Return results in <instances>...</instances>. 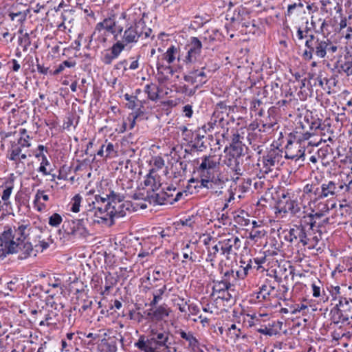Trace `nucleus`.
Masks as SVG:
<instances>
[{
  "mask_svg": "<svg viewBox=\"0 0 352 352\" xmlns=\"http://www.w3.org/2000/svg\"><path fill=\"white\" fill-rule=\"evenodd\" d=\"M48 247L44 232L32 226L28 219H21L12 226H6L0 235V258L8 254L20 252L19 258L24 259Z\"/></svg>",
  "mask_w": 352,
  "mask_h": 352,
  "instance_id": "f257e3e1",
  "label": "nucleus"
},
{
  "mask_svg": "<svg viewBox=\"0 0 352 352\" xmlns=\"http://www.w3.org/2000/svg\"><path fill=\"white\" fill-rule=\"evenodd\" d=\"M144 13L140 8H131L120 14L124 29L122 41L127 45L136 43L140 38H148L152 30L146 25Z\"/></svg>",
  "mask_w": 352,
  "mask_h": 352,
  "instance_id": "f03ea898",
  "label": "nucleus"
},
{
  "mask_svg": "<svg viewBox=\"0 0 352 352\" xmlns=\"http://www.w3.org/2000/svg\"><path fill=\"white\" fill-rule=\"evenodd\" d=\"M305 49L302 57L309 61L316 57L320 59L330 58L338 50V46L326 37L309 34L305 43Z\"/></svg>",
  "mask_w": 352,
  "mask_h": 352,
  "instance_id": "7ed1b4c3",
  "label": "nucleus"
},
{
  "mask_svg": "<svg viewBox=\"0 0 352 352\" xmlns=\"http://www.w3.org/2000/svg\"><path fill=\"white\" fill-rule=\"evenodd\" d=\"M87 203L88 207L85 213L94 224L111 226L113 224L115 218L126 215V212L123 210L124 204L115 203L113 206L102 208L99 206L98 201L87 200Z\"/></svg>",
  "mask_w": 352,
  "mask_h": 352,
  "instance_id": "20e7f679",
  "label": "nucleus"
},
{
  "mask_svg": "<svg viewBox=\"0 0 352 352\" xmlns=\"http://www.w3.org/2000/svg\"><path fill=\"white\" fill-rule=\"evenodd\" d=\"M169 332L151 329L147 336L142 335L134 346L142 352H166L170 348Z\"/></svg>",
  "mask_w": 352,
  "mask_h": 352,
  "instance_id": "39448f33",
  "label": "nucleus"
},
{
  "mask_svg": "<svg viewBox=\"0 0 352 352\" xmlns=\"http://www.w3.org/2000/svg\"><path fill=\"white\" fill-rule=\"evenodd\" d=\"M351 182L352 180L350 181L349 184H346L344 182L340 180L327 179H322L320 182V186H318V201L326 198L333 199L349 192Z\"/></svg>",
  "mask_w": 352,
  "mask_h": 352,
  "instance_id": "423d86ee",
  "label": "nucleus"
},
{
  "mask_svg": "<svg viewBox=\"0 0 352 352\" xmlns=\"http://www.w3.org/2000/svg\"><path fill=\"white\" fill-rule=\"evenodd\" d=\"M80 216L81 218L73 220L69 222L66 226L65 225L63 226L66 235L69 239L85 238L89 234L87 226L94 223L85 212H83Z\"/></svg>",
  "mask_w": 352,
  "mask_h": 352,
  "instance_id": "0eeeda50",
  "label": "nucleus"
},
{
  "mask_svg": "<svg viewBox=\"0 0 352 352\" xmlns=\"http://www.w3.org/2000/svg\"><path fill=\"white\" fill-rule=\"evenodd\" d=\"M124 30L123 21L119 16L117 21L111 18L104 19L102 21L98 23L95 28L92 36L99 37L100 35H104L106 32H111L116 38L118 34H121Z\"/></svg>",
  "mask_w": 352,
  "mask_h": 352,
  "instance_id": "6e6552de",
  "label": "nucleus"
},
{
  "mask_svg": "<svg viewBox=\"0 0 352 352\" xmlns=\"http://www.w3.org/2000/svg\"><path fill=\"white\" fill-rule=\"evenodd\" d=\"M240 142V135L239 133L234 134L232 138V144L229 153V155L232 158L228 159V165L232 166L236 174L241 175V169L240 168V158L243 154V148Z\"/></svg>",
  "mask_w": 352,
  "mask_h": 352,
  "instance_id": "1a4fd4ad",
  "label": "nucleus"
},
{
  "mask_svg": "<svg viewBox=\"0 0 352 352\" xmlns=\"http://www.w3.org/2000/svg\"><path fill=\"white\" fill-rule=\"evenodd\" d=\"M320 126L321 121L320 120H315L310 122L309 119L305 117L303 121L299 122V126L296 127V138H298L299 141L307 140L314 135V131L320 129Z\"/></svg>",
  "mask_w": 352,
  "mask_h": 352,
  "instance_id": "9d476101",
  "label": "nucleus"
},
{
  "mask_svg": "<svg viewBox=\"0 0 352 352\" xmlns=\"http://www.w3.org/2000/svg\"><path fill=\"white\" fill-rule=\"evenodd\" d=\"M186 49L187 53L183 61L186 65H191L198 61L201 53L202 43L198 38L191 37Z\"/></svg>",
  "mask_w": 352,
  "mask_h": 352,
  "instance_id": "9b49d317",
  "label": "nucleus"
},
{
  "mask_svg": "<svg viewBox=\"0 0 352 352\" xmlns=\"http://www.w3.org/2000/svg\"><path fill=\"white\" fill-rule=\"evenodd\" d=\"M218 163L214 161L213 157L210 155L204 156L201 158V163L197 168L200 179H215L214 171Z\"/></svg>",
  "mask_w": 352,
  "mask_h": 352,
  "instance_id": "f8f14e48",
  "label": "nucleus"
},
{
  "mask_svg": "<svg viewBox=\"0 0 352 352\" xmlns=\"http://www.w3.org/2000/svg\"><path fill=\"white\" fill-rule=\"evenodd\" d=\"M307 234V230H304L302 226L294 225L293 228H290L288 234L285 235V239L292 243H301L302 246H305L309 243Z\"/></svg>",
  "mask_w": 352,
  "mask_h": 352,
  "instance_id": "ddd939ff",
  "label": "nucleus"
},
{
  "mask_svg": "<svg viewBox=\"0 0 352 352\" xmlns=\"http://www.w3.org/2000/svg\"><path fill=\"white\" fill-rule=\"evenodd\" d=\"M219 245L221 254L228 259L231 254H236L234 250H238L241 248V241L236 236H231L228 239L219 241Z\"/></svg>",
  "mask_w": 352,
  "mask_h": 352,
  "instance_id": "4468645a",
  "label": "nucleus"
},
{
  "mask_svg": "<svg viewBox=\"0 0 352 352\" xmlns=\"http://www.w3.org/2000/svg\"><path fill=\"white\" fill-rule=\"evenodd\" d=\"M124 196L117 194L113 191H111L109 194H106L104 196L95 195L94 199H89L90 201H98L100 207H108L113 206L115 203H119L124 199Z\"/></svg>",
  "mask_w": 352,
  "mask_h": 352,
  "instance_id": "2eb2a0df",
  "label": "nucleus"
},
{
  "mask_svg": "<svg viewBox=\"0 0 352 352\" xmlns=\"http://www.w3.org/2000/svg\"><path fill=\"white\" fill-rule=\"evenodd\" d=\"M231 278L234 279V271L232 270H227L222 277V280L214 281L212 290L213 294H220L221 292L226 289H230L233 286L231 283Z\"/></svg>",
  "mask_w": 352,
  "mask_h": 352,
  "instance_id": "dca6fc26",
  "label": "nucleus"
},
{
  "mask_svg": "<svg viewBox=\"0 0 352 352\" xmlns=\"http://www.w3.org/2000/svg\"><path fill=\"white\" fill-rule=\"evenodd\" d=\"M282 159V152L277 148H273L268 151L266 155L263 157V171L267 173L271 170L272 166H276L278 165Z\"/></svg>",
  "mask_w": 352,
  "mask_h": 352,
  "instance_id": "f3484780",
  "label": "nucleus"
},
{
  "mask_svg": "<svg viewBox=\"0 0 352 352\" xmlns=\"http://www.w3.org/2000/svg\"><path fill=\"white\" fill-rule=\"evenodd\" d=\"M301 142L297 138V142L295 144H292L289 142L285 151V157L295 160H304L305 148L301 146Z\"/></svg>",
  "mask_w": 352,
  "mask_h": 352,
  "instance_id": "a211bd4d",
  "label": "nucleus"
},
{
  "mask_svg": "<svg viewBox=\"0 0 352 352\" xmlns=\"http://www.w3.org/2000/svg\"><path fill=\"white\" fill-rule=\"evenodd\" d=\"M147 315L152 320L160 321L169 315V310L167 305H162L155 309H151Z\"/></svg>",
  "mask_w": 352,
  "mask_h": 352,
  "instance_id": "6ab92c4d",
  "label": "nucleus"
},
{
  "mask_svg": "<svg viewBox=\"0 0 352 352\" xmlns=\"http://www.w3.org/2000/svg\"><path fill=\"white\" fill-rule=\"evenodd\" d=\"M342 313V316L348 321L352 319V300L340 298L339 303L336 305Z\"/></svg>",
  "mask_w": 352,
  "mask_h": 352,
  "instance_id": "aec40b11",
  "label": "nucleus"
},
{
  "mask_svg": "<svg viewBox=\"0 0 352 352\" xmlns=\"http://www.w3.org/2000/svg\"><path fill=\"white\" fill-rule=\"evenodd\" d=\"M230 109L223 102H219L217 104L213 115L219 121H223L224 123L228 124L227 118L228 117Z\"/></svg>",
  "mask_w": 352,
  "mask_h": 352,
  "instance_id": "412c9836",
  "label": "nucleus"
},
{
  "mask_svg": "<svg viewBox=\"0 0 352 352\" xmlns=\"http://www.w3.org/2000/svg\"><path fill=\"white\" fill-rule=\"evenodd\" d=\"M158 72V80L163 83L169 79V77L174 74V70L170 66H164L160 63L157 64Z\"/></svg>",
  "mask_w": 352,
  "mask_h": 352,
  "instance_id": "4be33fe9",
  "label": "nucleus"
},
{
  "mask_svg": "<svg viewBox=\"0 0 352 352\" xmlns=\"http://www.w3.org/2000/svg\"><path fill=\"white\" fill-rule=\"evenodd\" d=\"M180 337L185 340L188 343V348L192 351H195L199 347V342L197 338L193 335V333L190 331L186 332L183 330H181L179 332Z\"/></svg>",
  "mask_w": 352,
  "mask_h": 352,
  "instance_id": "5701e85b",
  "label": "nucleus"
},
{
  "mask_svg": "<svg viewBox=\"0 0 352 352\" xmlns=\"http://www.w3.org/2000/svg\"><path fill=\"white\" fill-rule=\"evenodd\" d=\"M49 196L45 194V192L43 190H38L36 192L34 205V208L39 212L44 210L46 207L45 204L41 201L43 199L44 201H49Z\"/></svg>",
  "mask_w": 352,
  "mask_h": 352,
  "instance_id": "b1692460",
  "label": "nucleus"
},
{
  "mask_svg": "<svg viewBox=\"0 0 352 352\" xmlns=\"http://www.w3.org/2000/svg\"><path fill=\"white\" fill-rule=\"evenodd\" d=\"M274 290V286H272L271 284L266 283L260 287L257 298L263 300H269L270 299V296H272Z\"/></svg>",
  "mask_w": 352,
  "mask_h": 352,
  "instance_id": "393cba45",
  "label": "nucleus"
},
{
  "mask_svg": "<svg viewBox=\"0 0 352 352\" xmlns=\"http://www.w3.org/2000/svg\"><path fill=\"white\" fill-rule=\"evenodd\" d=\"M164 58L168 64L173 63L176 58L180 60L181 58L179 54V48L175 45L170 46L164 53Z\"/></svg>",
  "mask_w": 352,
  "mask_h": 352,
  "instance_id": "a878e982",
  "label": "nucleus"
},
{
  "mask_svg": "<svg viewBox=\"0 0 352 352\" xmlns=\"http://www.w3.org/2000/svg\"><path fill=\"white\" fill-rule=\"evenodd\" d=\"M144 92L147 94V97L152 101H156L159 98V87L154 83H148L144 86Z\"/></svg>",
  "mask_w": 352,
  "mask_h": 352,
  "instance_id": "bb28decb",
  "label": "nucleus"
},
{
  "mask_svg": "<svg viewBox=\"0 0 352 352\" xmlns=\"http://www.w3.org/2000/svg\"><path fill=\"white\" fill-rule=\"evenodd\" d=\"M225 124L226 123L221 120L219 121L218 118H214V116L212 114L210 120L202 126V129L205 133L211 132L214 131L215 128L224 127Z\"/></svg>",
  "mask_w": 352,
  "mask_h": 352,
  "instance_id": "cd10ccee",
  "label": "nucleus"
},
{
  "mask_svg": "<svg viewBox=\"0 0 352 352\" xmlns=\"http://www.w3.org/2000/svg\"><path fill=\"white\" fill-rule=\"evenodd\" d=\"M298 226H302L304 230H312L315 227L316 221L313 220V216L308 214H302L301 216Z\"/></svg>",
  "mask_w": 352,
  "mask_h": 352,
  "instance_id": "c85d7f7f",
  "label": "nucleus"
},
{
  "mask_svg": "<svg viewBox=\"0 0 352 352\" xmlns=\"http://www.w3.org/2000/svg\"><path fill=\"white\" fill-rule=\"evenodd\" d=\"M205 67H201V69H192V72L196 76V79H198L199 85H196L197 88H200L208 81V76L205 72Z\"/></svg>",
  "mask_w": 352,
  "mask_h": 352,
  "instance_id": "c756f323",
  "label": "nucleus"
},
{
  "mask_svg": "<svg viewBox=\"0 0 352 352\" xmlns=\"http://www.w3.org/2000/svg\"><path fill=\"white\" fill-rule=\"evenodd\" d=\"M338 72L344 74L347 76H352V58H349L342 62L338 66Z\"/></svg>",
  "mask_w": 352,
  "mask_h": 352,
  "instance_id": "7c9ffc66",
  "label": "nucleus"
},
{
  "mask_svg": "<svg viewBox=\"0 0 352 352\" xmlns=\"http://www.w3.org/2000/svg\"><path fill=\"white\" fill-rule=\"evenodd\" d=\"M265 234L266 231L263 228H256L254 226L249 233V239L254 242H257L259 239L263 238Z\"/></svg>",
  "mask_w": 352,
  "mask_h": 352,
  "instance_id": "2f4dec72",
  "label": "nucleus"
},
{
  "mask_svg": "<svg viewBox=\"0 0 352 352\" xmlns=\"http://www.w3.org/2000/svg\"><path fill=\"white\" fill-rule=\"evenodd\" d=\"M331 313L332 314L331 321L333 324H343L346 323V322H348L346 320V318L344 317V316H342V313L341 312V311L339 309L338 307L335 309L334 310H332Z\"/></svg>",
  "mask_w": 352,
  "mask_h": 352,
  "instance_id": "473e14b6",
  "label": "nucleus"
},
{
  "mask_svg": "<svg viewBox=\"0 0 352 352\" xmlns=\"http://www.w3.org/2000/svg\"><path fill=\"white\" fill-rule=\"evenodd\" d=\"M56 314L54 311H49L45 316L44 320H41L39 322L40 326H51L56 324Z\"/></svg>",
  "mask_w": 352,
  "mask_h": 352,
  "instance_id": "72a5a7b5",
  "label": "nucleus"
},
{
  "mask_svg": "<svg viewBox=\"0 0 352 352\" xmlns=\"http://www.w3.org/2000/svg\"><path fill=\"white\" fill-rule=\"evenodd\" d=\"M22 146L18 144H12L10 150L9 151V160L12 161H17L19 158V155L22 153Z\"/></svg>",
  "mask_w": 352,
  "mask_h": 352,
  "instance_id": "f704fd0d",
  "label": "nucleus"
},
{
  "mask_svg": "<svg viewBox=\"0 0 352 352\" xmlns=\"http://www.w3.org/2000/svg\"><path fill=\"white\" fill-rule=\"evenodd\" d=\"M319 192L318 186H316L313 184H306L302 190L303 195H309L313 194L315 195V198L314 202H317L318 199V192Z\"/></svg>",
  "mask_w": 352,
  "mask_h": 352,
  "instance_id": "c9c22d12",
  "label": "nucleus"
},
{
  "mask_svg": "<svg viewBox=\"0 0 352 352\" xmlns=\"http://www.w3.org/2000/svg\"><path fill=\"white\" fill-rule=\"evenodd\" d=\"M288 210L291 212V214L298 218L301 217V216L305 213V212L300 208L297 203L294 201H290V202L288 203Z\"/></svg>",
  "mask_w": 352,
  "mask_h": 352,
  "instance_id": "e433bc0d",
  "label": "nucleus"
},
{
  "mask_svg": "<svg viewBox=\"0 0 352 352\" xmlns=\"http://www.w3.org/2000/svg\"><path fill=\"white\" fill-rule=\"evenodd\" d=\"M126 46L127 45L122 40L118 41L111 48V53L113 54V58H117Z\"/></svg>",
  "mask_w": 352,
  "mask_h": 352,
  "instance_id": "4c0bfd02",
  "label": "nucleus"
},
{
  "mask_svg": "<svg viewBox=\"0 0 352 352\" xmlns=\"http://www.w3.org/2000/svg\"><path fill=\"white\" fill-rule=\"evenodd\" d=\"M198 88L195 86L193 88H189L188 85H183L177 87V92L184 94L186 96H192L197 91Z\"/></svg>",
  "mask_w": 352,
  "mask_h": 352,
  "instance_id": "58836bf2",
  "label": "nucleus"
},
{
  "mask_svg": "<svg viewBox=\"0 0 352 352\" xmlns=\"http://www.w3.org/2000/svg\"><path fill=\"white\" fill-rule=\"evenodd\" d=\"M81 201L82 197L79 194L76 195L69 203L70 210L73 212H78L80 211Z\"/></svg>",
  "mask_w": 352,
  "mask_h": 352,
  "instance_id": "ea45409f",
  "label": "nucleus"
},
{
  "mask_svg": "<svg viewBox=\"0 0 352 352\" xmlns=\"http://www.w3.org/2000/svg\"><path fill=\"white\" fill-rule=\"evenodd\" d=\"M21 137L19 138L18 141V144L22 146L23 148H28L31 146L30 142V137L27 134L25 129H22L21 131Z\"/></svg>",
  "mask_w": 352,
  "mask_h": 352,
  "instance_id": "a19ab883",
  "label": "nucleus"
},
{
  "mask_svg": "<svg viewBox=\"0 0 352 352\" xmlns=\"http://www.w3.org/2000/svg\"><path fill=\"white\" fill-rule=\"evenodd\" d=\"M182 252L184 258L189 259L191 262L195 261V258L192 256L193 248L190 243L186 244V245L182 248Z\"/></svg>",
  "mask_w": 352,
  "mask_h": 352,
  "instance_id": "79ce46f5",
  "label": "nucleus"
},
{
  "mask_svg": "<svg viewBox=\"0 0 352 352\" xmlns=\"http://www.w3.org/2000/svg\"><path fill=\"white\" fill-rule=\"evenodd\" d=\"M124 98L128 102L126 105L129 109L133 110L138 107V96H131L125 94Z\"/></svg>",
  "mask_w": 352,
  "mask_h": 352,
  "instance_id": "37998d69",
  "label": "nucleus"
},
{
  "mask_svg": "<svg viewBox=\"0 0 352 352\" xmlns=\"http://www.w3.org/2000/svg\"><path fill=\"white\" fill-rule=\"evenodd\" d=\"M13 190V185L10 184L9 185L6 186V188L3 191V194L1 196V200L4 202L5 205H8L10 204L9 199L12 194Z\"/></svg>",
  "mask_w": 352,
  "mask_h": 352,
  "instance_id": "c03bdc74",
  "label": "nucleus"
},
{
  "mask_svg": "<svg viewBox=\"0 0 352 352\" xmlns=\"http://www.w3.org/2000/svg\"><path fill=\"white\" fill-rule=\"evenodd\" d=\"M155 201L160 205L171 203L170 200H169V196L164 192H161L155 195Z\"/></svg>",
  "mask_w": 352,
  "mask_h": 352,
  "instance_id": "a18cd8bd",
  "label": "nucleus"
},
{
  "mask_svg": "<svg viewBox=\"0 0 352 352\" xmlns=\"http://www.w3.org/2000/svg\"><path fill=\"white\" fill-rule=\"evenodd\" d=\"M19 45L23 47L24 51L28 50V47L31 45V40L29 33L25 32L21 37L19 38Z\"/></svg>",
  "mask_w": 352,
  "mask_h": 352,
  "instance_id": "49530a36",
  "label": "nucleus"
},
{
  "mask_svg": "<svg viewBox=\"0 0 352 352\" xmlns=\"http://www.w3.org/2000/svg\"><path fill=\"white\" fill-rule=\"evenodd\" d=\"M63 221L62 217L58 213H54L49 217L48 223L52 227L58 226Z\"/></svg>",
  "mask_w": 352,
  "mask_h": 352,
  "instance_id": "de8ad7c7",
  "label": "nucleus"
},
{
  "mask_svg": "<svg viewBox=\"0 0 352 352\" xmlns=\"http://www.w3.org/2000/svg\"><path fill=\"white\" fill-rule=\"evenodd\" d=\"M93 301L89 299L84 300L78 309V312L82 314L85 312H89L92 309Z\"/></svg>",
  "mask_w": 352,
  "mask_h": 352,
  "instance_id": "09e8293b",
  "label": "nucleus"
},
{
  "mask_svg": "<svg viewBox=\"0 0 352 352\" xmlns=\"http://www.w3.org/2000/svg\"><path fill=\"white\" fill-rule=\"evenodd\" d=\"M228 335L233 341H236L240 338H245L246 336L245 334L242 335L241 329L236 330H228Z\"/></svg>",
  "mask_w": 352,
  "mask_h": 352,
  "instance_id": "8fccbe9b",
  "label": "nucleus"
},
{
  "mask_svg": "<svg viewBox=\"0 0 352 352\" xmlns=\"http://www.w3.org/2000/svg\"><path fill=\"white\" fill-rule=\"evenodd\" d=\"M314 204H317L315 206V208H316V210L318 211L320 210V211L322 212L323 213L326 214L330 210V208L329 207L328 204L326 202L321 201L320 200H319L317 202H314Z\"/></svg>",
  "mask_w": 352,
  "mask_h": 352,
  "instance_id": "3c124183",
  "label": "nucleus"
},
{
  "mask_svg": "<svg viewBox=\"0 0 352 352\" xmlns=\"http://www.w3.org/2000/svg\"><path fill=\"white\" fill-rule=\"evenodd\" d=\"M252 261L246 264L245 266H241L242 269L236 272V275L241 278H243L248 274V270L252 268Z\"/></svg>",
  "mask_w": 352,
  "mask_h": 352,
  "instance_id": "603ef678",
  "label": "nucleus"
},
{
  "mask_svg": "<svg viewBox=\"0 0 352 352\" xmlns=\"http://www.w3.org/2000/svg\"><path fill=\"white\" fill-rule=\"evenodd\" d=\"M11 20H16L18 22H22L25 19L26 14L21 12H11L9 14Z\"/></svg>",
  "mask_w": 352,
  "mask_h": 352,
  "instance_id": "864d4df0",
  "label": "nucleus"
},
{
  "mask_svg": "<svg viewBox=\"0 0 352 352\" xmlns=\"http://www.w3.org/2000/svg\"><path fill=\"white\" fill-rule=\"evenodd\" d=\"M337 80L336 78L331 77L330 78H327L325 80V86L327 87V93L330 94L331 89L336 86Z\"/></svg>",
  "mask_w": 352,
  "mask_h": 352,
  "instance_id": "5fc2aeb1",
  "label": "nucleus"
},
{
  "mask_svg": "<svg viewBox=\"0 0 352 352\" xmlns=\"http://www.w3.org/2000/svg\"><path fill=\"white\" fill-rule=\"evenodd\" d=\"M184 79L191 85H199L198 79H196V76H195L192 71L189 72L188 74L185 75Z\"/></svg>",
  "mask_w": 352,
  "mask_h": 352,
  "instance_id": "6e6d98bb",
  "label": "nucleus"
},
{
  "mask_svg": "<svg viewBox=\"0 0 352 352\" xmlns=\"http://www.w3.org/2000/svg\"><path fill=\"white\" fill-rule=\"evenodd\" d=\"M320 285H321V283L320 280H318L317 283L314 282L311 284L314 297L318 298V297L320 296Z\"/></svg>",
  "mask_w": 352,
  "mask_h": 352,
  "instance_id": "4d7b16f0",
  "label": "nucleus"
},
{
  "mask_svg": "<svg viewBox=\"0 0 352 352\" xmlns=\"http://www.w3.org/2000/svg\"><path fill=\"white\" fill-rule=\"evenodd\" d=\"M215 179H200L201 186L208 189L212 188Z\"/></svg>",
  "mask_w": 352,
  "mask_h": 352,
  "instance_id": "13d9d810",
  "label": "nucleus"
},
{
  "mask_svg": "<svg viewBox=\"0 0 352 352\" xmlns=\"http://www.w3.org/2000/svg\"><path fill=\"white\" fill-rule=\"evenodd\" d=\"M248 316L250 317V318L252 320V321H250L249 322V324L250 326H252L254 324V322H261V318L263 316H267V314H252V315H250L248 314Z\"/></svg>",
  "mask_w": 352,
  "mask_h": 352,
  "instance_id": "bf43d9fd",
  "label": "nucleus"
},
{
  "mask_svg": "<svg viewBox=\"0 0 352 352\" xmlns=\"http://www.w3.org/2000/svg\"><path fill=\"white\" fill-rule=\"evenodd\" d=\"M230 289H226L221 292L220 294L217 295L218 298L229 301L232 298V294L230 293Z\"/></svg>",
  "mask_w": 352,
  "mask_h": 352,
  "instance_id": "052dcab7",
  "label": "nucleus"
},
{
  "mask_svg": "<svg viewBox=\"0 0 352 352\" xmlns=\"http://www.w3.org/2000/svg\"><path fill=\"white\" fill-rule=\"evenodd\" d=\"M212 252H210V254H208V258H207V260L210 259V261H212L213 258L216 257V254L219 251H221L219 243L212 248Z\"/></svg>",
  "mask_w": 352,
  "mask_h": 352,
  "instance_id": "680f3d73",
  "label": "nucleus"
},
{
  "mask_svg": "<svg viewBox=\"0 0 352 352\" xmlns=\"http://www.w3.org/2000/svg\"><path fill=\"white\" fill-rule=\"evenodd\" d=\"M105 157H108L113 155L115 153L114 146L112 143L108 142L107 145H105Z\"/></svg>",
  "mask_w": 352,
  "mask_h": 352,
  "instance_id": "e2e57ef3",
  "label": "nucleus"
},
{
  "mask_svg": "<svg viewBox=\"0 0 352 352\" xmlns=\"http://www.w3.org/2000/svg\"><path fill=\"white\" fill-rule=\"evenodd\" d=\"M161 279V272L160 270H154L153 272V279L150 282L152 287L158 286V285H153V283Z\"/></svg>",
  "mask_w": 352,
  "mask_h": 352,
  "instance_id": "0e129e2a",
  "label": "nucleus"
},
{
  "mask_svg": "<svg viewBox=\"0 0 352 352\" xmlns=\"http://www.w3.org/2000/svg\"><path fill=\"white\" fill-rule=\"evenodd\" d=\"M192 219H193V217H189L188 218L181 219L180 223L182 226L192 228L194 226V223H195V221Z\"/></svg>",
  "mask_w": 352,
  "mask_h": 352,
  "instance_id": "69168bd1",
  "label": "nucleus"
},
{
  "mask_svg": "<svg viewBox=\"0 0 352 352\" xmlns=\"http://www.w3.org/2000/svg\"><path fill=\"white\" fill-rule=\"evenodd\" d=\"M309 28H307L306 30L304 32L300 28H298L296 32V37L298 40L302 41L305 37L307 38L308 36L305 34V32L307 34Z\"/></svg>",
  "mask_w": 352,
  "mask_h": 352,
  "instance_id": "338daca9",
  "label": "nucleus"
},
{
  "mask_svg": "<svg viewBox=\"0 0 352 352\" xmlns=\"http://www.w3.org/2000/svg\"><path fill=\"white\" fill-rule=\"evenodd\" d=\"M258 333H261L264 335L272 336L274 334V331L272 329H269L267 327L260 328L257 329Z\"/></svg>",
  "mask_w": 352,
  "mask_h": 352,
  "instance_id": "774afa93",
  "label": "nucleus"
}]
</instances>
